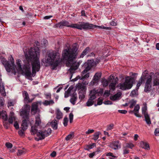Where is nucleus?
<instances>
[{"label": "nucleus", "instance_id": "nucleus-12", "mask_svg": "<svg viewBox=\"0 0 159 159\" xmlns=\"http://www.w3.org/2000/svg\"><path fill=\"white\" fill-rule=\"evenodd\" d=\"M101 76V73L100 72L96 73L93 76V80L90 82L91 84L92 85H97Z\"/></svg>", "mask_w": 159, "mask_h": 159}, {"label": "nucleus", "instance_id": "nucleus-3", "mask_svg": "<svg viewBox=\"0 0 159 159\" xmlns=\"http://www.w3.org/2000/svg\"><path fill=\"white\" fill-rule=\"evenodd\" d=\"M42 61L46 66H51L53 67V69H54L60 64L61 61L59 57H57L55 53L51 52L48 54L45 59H42Z\"/></svg>", "mask_w": 159, "mask_h": 159}, {"label": "nucleus", "instance_id": "nucleus-20", "mask_svg": "<svg viewBox=\"0 0 159 159\" xmlns=\"http://www.w3.org/2000/svg\"><path fill=\"white\" fill-rule=\"evenodd\" d=\"M86 93V90L84 88L80 90L79 92V98L80 100H82L85 97Z\"/></svg>", "mask_w": 159, "mask_h": 159}, {"label": "nucleus", "instance_id": "nucleus-21", "mask_svg": "<svg viewBox=\"0 0 159 159\" xmlns=\"http://www.w3.org/2000/svg\"><path fill=\"white\" fill-rule=\"evenodd\" d=\"M77 94L75 91L73 92L72 94L71 98L70 100V102L73 105H74L75 104V102L77 100Z\"/></svg>", "mask_w": 159, "mask_h": 159}, {"label": "nucleus", "instance_id": "nucleus-37", "mask_svg": "<svg viewBox=\"0 0 159 159\" xmlns=\"http://www.w3.org/2000/svg\"><path fill=\"white\" fill-rule=\"evenodd\" d=\"M138 89H136L132 91L130 94V96L132 97H134L138 95Z\"/></svg>", "mask_w": 159, "mask_h": 159}, {"label": "nucleus", "instance_id": "nucleus-50", "mask_svg": "<svg viewBox=\"0 0 159 159\" xmlns=\"http://www.w3.org/2000/svg\"><path fill=\"white\" fill-rule=\"evenodd\" d=\"M77 88L78 89H79L82 90L83 88H84L83 87L81 83H78L76 85Z\"/></svg>", "mask_w": 159, "mask_h": 159}, {"label": "nucleus", "instance_id": "nucleus-53", "mask_svg": "<svg viewBox=\"0 0 159 159\" xmlns=\"http://www.w3.org/2000/svg\"><path fill=\"white\" fill-rule=\"evenodd\" d=\"M114 125L113 124H111L110 125H108L107 128V130H111L112 129Z\"/></svg>", "mask_w": 159, "mask_h": 159}, {"label": "nucleus", "instance_id": "nucleus-39", "mask_svg": "<svg viewBox=\"0 0 159 159\" xmlns=\"http://www.w3.org/2000/svg\"><path fill=\"white\" fill-rule=\"evenodd\" d=\"M74 136L73 133H72L68 134L66 138L65 139L66 140H68L71 139Z\"/></svg>", "mask_w": 159, "mask_h": 159}, {"label": "nucleus", "instance_id": "nucleus-55", "mask_svg": "<svg viewBox=\"0 0 159 159\" xmlns=\"http://www.w3.org/2000/svg\"><path fill=\"white\" fill-rule=\"evenodd\" d=\"M94 132V130L93 129H89L85 133L86 134H89L92 133Z\"/></svg>", "mask_w": 159, "mask_h": 159}, {"label": "nucleus", "instance_id": "nucleus-45", "mask_svg": "<svg viewBox=\"0 0 159 159\" xmlns=\"http://www.w3.org/2000/svg\"><path fill=\"white\" fill-rule=\"evenodd\" d=\"M4 104V100L2 97H0V107L3 106Z\"/></svg>", "mask_w": 159, "mask_h": 159}, {"label": "nucleus", "instance_id": "nucleus-61", "mask_svg": "<svg viewBox=\"0 0 159 159\" xmlns=\"http://www.w3.org/2000/svg\"><path fill=\"white\" fill-rule=\"evenodd\" d=\"M14 126L15 127V128L16 129H17L19 128V126L18 124V123L17 122H15L14 124Z\"/></svg>", "mask_w": 159, "mask_h": 159}, {"label": "nucleus", "instance_id": "nucleus-29", "mask_svg": "<svg viewBox=\"0 0 159 159\" xmlns=\"http://www.w3.org/2000/svg\"><path fill=\"white\" fill-rule=\"evenodd\" d=\"M51 125L54 129H57V121L55 119L53 120L51 123Z\"/></svg>", "mask_w": 159, "mask_h": 159}, {"label": "nucleus", "instance_id": "nucleus-30", "mask_svg": "<svg viewBox=\"0 0 159 159\" xmlns=\"http://www.w3.org/2000/svg\"><path fill=\"white\" fill-rule=\"evenodd\" d=\"M22 94L25 101L27 102H30V98L27 92L26 91H24L22 92Z\"/></svg>", "mask_w": 159, "mask_h": 159}, {"label": "nucleus", "instance_id": "nucleus-34", "mask_svg": "<svg viewBox=\"0 0 159 159\" xmlns=\"http://www.w3.org/2000/svg\"><path fill=\"white\" fill-rule=\"evenodd\" d=\"M90 48L89 47L86 48L80 56V57L83 58L89 51Z\"/></svg>", "mask_w": 159, "mask_h": 159}, {"label": "nucleus", "instance_id": "nucleus-48", "mask_svg": "<svg viewBox=\"0 0 159 159\" xmlns=\"http://www.w3.org/2000/svg\"><path fill=\"white\" fill-rule=\"evenodd\" d=\"M68 119L67 117H65L63 120V124L65 126H66L67 125Z\"/></svg>", "mask_w": 159, "mask_h": 159}, {"label": "nucleus", "instance_id": "nucleus-33", "mask_svg": "<svg viewBox=\"0 0 159 159\" xmlns=\"http://www.w3.org/2000/svg\"><path fill=\"white\" fill-rule=\"evenodd\" d=\"M11 116L9 117L8 119V121L10 124H12L13 121L15 120V117L14 116V113L13 112L10 113Z\"/></svg>", "mask_w": 159, "mask_h": 159}, {"label": "nucleus", "instance_id": "nucleus-14", "mask_svg": "<svg viewBox=\"0 0 159 159\" xmlns=\"http://www.w3.org/2000/svg\"><path fill=\"white\" fill-rule=\"evenodd\" d=\"M151 78L150 77L147 80H146L144 89V91L145 92H148L151 90L152 87V81L151 80Z\"/></svg>", "mask_w": 159, "mask_h": 159}, {"label": "nucleus", "instance_id": "nucleus-36", "mask_svg": "<svg viewBox=\"0 0 159 159\" xmlns=\"http://www.w3.org/2000/svg\"><path fill=\"white\" fill-rule=\"evenodd\" d=\"M100 134V133L99 132H95L93 135V139L95 141L97 140L99 137V136Z\"/></svg>", "mask_w": 159, "mask_h": 159}, {"label": "nucleus", "instance_id": "nucleus-32", "mask_svg": "<svg viewBox=\"0 0 159 159\" xmlns=\"http://www.w3.org/2000/svg\"><path fill=\"white\" fill-rule=\"evenodd\" d=\"M1 116H2V119L4 121H6L7 119V115L6 114V111H1Z\"/></svg>", "mask_w": 159, "mask_h": 159}, {"label": "nucleus", "instance_id": "nucleus-16", "mask_svg": "<svg viewBox=\"0 0 159 159\" xmlns=\"http://www.w3.org/2000/svg\"><path fill=\"white\" fill-rule=\"evenodd\" d=\"M90 93L94 96H96V95L101 96L102 95L103 93V90L101 89L96 90V89H94L91 90L90 91Z\"/></svg>", "mask_w": 159, "mask_h": 159}, {"label": "nucleus", "instance_id": "nucleus-18", "mask_svg": "<svg viewBox=\"0 0 159 159\" xmlns=\"http://www.w3.org/2000/svg\"><path fill=\"white\" fill-rule=\"evenodd\" d=\"M0 92L2 95L5 96L6 95V93L5 92L4 85L2 82V79L0 78Z\"/></svg>", "mask_w": 159, "mask_h": 159}, {"label": "nucleus", "instance_id": "nucleus-13", "mask_svg": "<svg viewBox=\"0 0 159 159\" xmlns=\"http://www.w3.org/2000/svg\"><path fill=\"white\" fill-rule=\"evenodd\" d=\"M38 102H36L32 103L31 107V112L32 115H35L39 111L38 108Z\"/></svg>", "mask_w": 159, "mask_h": 159}, {"label": "nucleus", "instance_id": "nucleus-6", "mask_svg": "<svg viewBox=\"0 0 159 159\" xmlns=\"http://www.w3.org/2000/svg\"><path fill=\"white\" fill-rule=\"evenodd\" d=\"M94 64V63L93 60H88L87 62L85 63L84 64V66H86V67L85 69L82 72V77H80L78 76L75 79L73 80V81H75L78 79L83 80L89 78V73H86L93 66Z\"/></svg>", "mask_w": 159, "mask_h": 159}, {"label": "nucleus", "instance_id": "nucleus-42", "mask_svg": "<svg viewBox=\"0 0 159 159\" xmlns=\"http://www.w3.org/2000/svg\"><path fill=\"white\" fill-rule=\"evenodd\" d=\"M128 148L132 149L134 147V145L132 143H127L125 145Z\"/></svg>", "mask_w": 159, "mask_h": 159}, {"label": "nucleus", "instance_id": "nucleus-5", "mask_svg": "<svg viewBox=\"0 0 159 159\" xmlns=\"http://www.w3.org/2000/svg\"><path fill=\"white\" fill-rule=\"evenodd\" d=\"M51 129L48 128L46 130L37 132V128L33 126L31 127V132L32 134L34 135L36 133H37V135L39 138V139L37 138L35 139V140L37 141L44 139L46 137L48 136L51 134Z\"/></svg>", "mask_w": 159, "mask_h": 159}, {"label": "nucleus", "instance_id": "nucleus-59", "mask_svg": "<svg viewBox=\"0 0 159 159\" xmlns=\"http://www.w3.org/2000/svg\"><path fill=\"white\" fill-rule=\"evenodd\" d=\"M104 103L105 104H106V105H109V104L111 105V104H112V102L110 101H105L104 102Z\"/></svg>", "mask_w": 159, "mask_h": 159}, {"label": "nucleus", "instance_id": "nucleus-26", "mask_svg": "<svg viewBox=\"0 0 159 159\" xmlns=\"http://www.w3.org/2000/svg\"><path fill=\"white\" fill-rule=\"evenodd\" d=\"M117 83V80H116L114 81H112L111 83L109 85V88L110 90L114 91L115 89Z\"/></svg>", "mask_w": 159, "mask_h": 159}, {"label": "nucleus", "instance_id": "nucleus-19", "mask_svg": "<svg viewBox=\"0 0 159 159\" xmlns=\"http://www.w3.org/2000/svg\"><path fill=\"white\" fill-rule=\"evenodd\" d=\"M29 120L24 119L22 121V123L21 125V128L23 131L26 130L28 127Z\"/></svg>", "mask_w": 159, "mask_h": 159}, {"label": "nucleus", "instance_id": "nucleus-63", "mask_svg": "<svg viewBox=\"0 0 159 159\" xmlns=\"http://www.w3.org/2000/svg\"><path fill=\"white\" fill-rule=\"evenodd\" d=\"M4 127L6 129H7L9 127V125L8 123H6V122H4Z\"/></svg>", "mask_w": 159, "mask_h": 159}, {"label": "nucleus", "instance_id": "nucleus-11", "mask_svg": "<svg viewBox=\"0 0 159 159\" xmlns=\"http://www.w3.org/2000/svg\"><path fill=\"white\" fill-rule=\"evenodd\" d=\"M142 113L144 115L145 118V120L148 125H150L151 122L149 115L147 112V107L144 106L142 108Z\"/></svg>", "mask_w": 159, "mask_h": 159}, {"label": "nucleus", "instance_id": "nucleus-51", "mask_svg": "<svg viewBox=\"0 0 159 159\" xmlns=\"http://www.w3.org/2000/svg\"><path fill=\"white\" fill-rule=\"evenodd\" d=\"M103 99L101 98H99L98 99V101L97 102L98 105H101L102 103Z\"/></svg>", "mask_w": 159, "mask_h": 159}, {"label": "nucleus", "instance_id": "nucleus-58", "mask_svg": "<svg viewBox=\"0 0 159 159\" xmlns=\"http://www.w3.org/2000/svg\"><path fill=\"white\" fill-rule=\"evenodd\" d=\"M118 111L121 114H125L127 113V111L125 110H119Z\"/></svg>", "mask_w": 159, "mask_h": 159}, {"label": "nucleus", "instance_id": "nucleus-10", "mask_svg": "<svg viewBox=\"0 0 159 159\" xmlns=\"http://www.w3.org/2000/svg\"><path fill=\"white\" fill-rule=\"evenodd\" d=\"M74 25V24H70L69 22L66 20L62 21L59 23L56 24L55 27L56 28L59 27L60 28H62L63 26H66L73 28V26Z\"/></svg>", "mask_w": 159, "mask_h": 159}, {"label": "nucleus", "instance_id": "nucleus-52", "mask_svg": "<svg viewBox=\"0 0 159 159\" xmlns=\"http://www.w3.org/2000/svg\"><path fill=\"white\" fill-rule=\"evenodd\" d=\"M5 145L7 148H11L12 147V144L10 143H7Z\"/></svg>", "mask_w": 159, "mask_h": 159}, {"label": "nucleus", "instance_id": "nucleus-7", "mask_svg": "<svg viewBox=\"0 0 159 159\" xmlns=\"http://www.w3.org/2000/svg\"><path fill=\"white\" fill-rule=\"evenodd\" d=\"M92 24L88 22H79L77 24H74V25L73 26V28H76L78 29L82 30L91 29Z\"/></svg>", "mask_w": 159, "mask_h": 159}, {"label": "nucleus", "instance_id": "nucleus-40", "mask_svg": "<svg viewBox=\"0 0 159 159\" xmlns=\"http://www.w3.org/2000/svg\"><path fill=\"white\" fill-rule=\"evenodd\" d=\"M136 103V101L135 100H133L130 102V105L129 107L131 108H132L135 105Z\"/></svg>", "mask_w": 159, "mask_h": 159}, {"label": "nucleus", "instance_id": "nucleus-44", "mask_svg": "<svg viewBox=\"0 0 159 159\" xmlns=\"http://www.w3.org/2000/svg\"><path fill=\"white\" fill-rule=\"evenodd\" d=\"M102 83L103 87H106L108 85V81L106 80H103Z\"/></svg>", "mask_w": 159, "mask_h": 159}, {"label": "nucleus", "instance_id": "nucleus-23", "mask_svg": "<svg viewBox=\"0 0 159 159\" xmlns=\"http://www.w3.org/2000/svg\"><path fill=\"white\" fill-rule=\"evenodd\" d=\"M140 146L145 150H149L150 149L149 144L146 142L141 141L140 143Z\"/></svg>", "mask_w": 159, "mask_h": 159}, {"label": "nucleus", "instance_id": "nucleus-15", "mask_svg": "<svg viewBox=\"0 0 159 159\" xmlns=\"http://www.w3.org/2000/svg\"><path fill=\"white\" fill-rule=\"evenodd\" d=\"M89 98L86 103V105L88 107L91 106L93 104L94 102V100L96 97V96H94L90 93L89 94Z\"/></svg>", "mask_w": 159, "mask_h": 159}, {"label": "nucleus", "instance_id": "nucleus-9", "mask_svg": "<svg viewBox=\"0 0 159 159\" xmlns=\"http://www.w3.org/2000/svg\"><path fill=\"white\" fill-rule=\"evenodd\" d=\"M155 75V74H154L152 72L149 75L148 71L145 70L143 73L140 79L144 82L145 80H147L148 78L150 77L151 78V80L152 81V79H153Z\"/></svg>", "mask_w": 159, "mask_h": 159}, {"label": "nucleus", "instance_id": "nucleus-35", "mask_svg": "<svg viewBox=\"0 0 159 159\" xmlns=\"http://www.w3.org/2000/svg\"><path fill=\"white\" fill-rule=\"evenodd\" d=\"M54 101L51 100L49 101L46 100L43 102V104L45 106H48V105H52L54 104Z\"/></svg>", "mask_w": 159, "mask_h": 159}, {"label": "nucleus", "instance_id": "nucleus-31", "mask_svg": "<svg viewBox=\"0 0 159 159\" xmlns=\"http://www.w3.org/2000/svg\"><path fill=\"white\" fill-rule=\"evenodd\" d=\"M73 90L71 89L70 88H69L66 92L65 95V98L68 97L69 95L72 96V94L73 93V92H75Z\"/></svg>", "mask_w": 159, "mask_h": 159}, {"label": "nucleus", "instance_id": "nucleus-54", "mask_svg": "<svg viewBox=\"0 0 159 159\" xmlns=\"http://www.w3.org/2000/svg\"><path fill=\"white\" fill-rule=\"evenodd\" d=\"M154 134L156 136H159V128H157L155 129Z\"/></svg>", "mask_w": 159, "mask_h": 159}, {"label": "nucleus", "instance_id": "nucleus-28", "mask_svg": "<svg viewBox=\"0 0 159 159\" xmlns=\"http://www.w3.org/2000/svg\"><path fill=\"white\" fill-rule=\"evenodd\" d=\"M41 123V121L40 118V115H38L37 116H36L35 117V127L36 128V126L39 127Z\"/></svg>", "mask_w": 159, "mask_h": 159}, {"label": "nucleus", "instance_id": "nucleus-60", "mask_svg": "<svg viewBox=\"0 0 159 159\" xmlns=\"http://www.w3.org/2000/svg\"><path fill=\"white\" fill-rule=\"evenodd\" d=\"M110 25H111L113 26H116L117 25V23L116 22H115L114 21H112L110 22Z\"/></svg>", "mask_w": 159, "mask_h": 159}, {"label": "nucleus", "instance_id": "nucleus-62", "mask_svg": "<svg viewBox=\"0 0 159 159\" xmlns=\"http://www.w3.org/2000/svg\"><path fill=\"white\" fill-rule=\"evenodd\" d=\"M110 93V91L107 90L105 91L104 94L105 95H106L107 96H109Z\"/></svg>", "mask_w": 159, "mask_h": 159}, {"label": "nucleus", "instance_id": "nucleus-46", "mask_svg": "<svg viewBox=\"0 0 159 159\" xmlns=\"http://www.w3.org/2000/svg\"><path fill=\"white\" fill-rule=\"evenodd\" d=\"M95 146V143H92L89 145H87L88 149H86V150H88L89 149H91L92 148Z\"/></svg>", "mask_w": 159, "mask_h": 159}, {"label": "nucleus", "instance_id": "nucleus-8", "mask_svg": "<svg viewBox=\"0 0 159 159\" xmlns=\"http://www.w3.org/2000/svg\"><path fill=\"white\" fill-rule=\"evenodd\" d=\"M30 108V105L26 104L24 108L21 111L20 116L25 119L28 120Z\"/></svg>", "mask_w": 159, "mask_h": 159}, {"label": "nucleus", "instance_id": "nucleus-25", "mask_svg": "<svg viewBox=\"0 0 159 159\" xmlns=\"http://www.w3.org/2000/svg\"><path fill=\"white\" fill-rule=\"evenodd\" d=\"M159 75L158 73H156L155 74V76L153 78L154 85H159Z\"/></svg>", "mask_w": 159, "mask_h": 159}, {"label": "nucleus", "instance_id": "nucleus-24", "mask_svg": "<svg viewBox=\"0 0 159 159\" xmlns=\"http://www.w3.org/2000/svg\"><path fill=\"white\" fill-rule=\"evenodd\" d=\"M121 92H119L114 95L110 97V99L111 100L114 101L118 100L121 96Z\"/></svg>", "mask_w": 159, "mask_h": 159}, {"label": "nucleus", "instance_id": "nucleus-27", "mask_svg": "<svg viewBox=\"0 0 159 159\" xmlns=\"http://www.w3.org/2000/svg\"><path fill=\"white\" fill-rule=\"evenodd\" d=\"M56 118L58 120H60L62 118L63 114L59 109H56Z\"/></svg>", "mask_w": 159, "mask_h": 159}, {"label": "nucleus", "instance_id": "nucleus-47", "mask_svg": "<svg viewBox=\"0 0 159 159\" xmlns=\"http://www.w3.org/2000/svg\"><path fill=\"white\" fill-rule=\"evenodd\" d=\"M69 118L70 119V123H71L73 121V115L72 113H71L69 114Z\"/></svg>", "mask_w": 159, "mask_h": 159}, {"label": "nucleus", "instance_id": "nucleus-4", "mask_svg": "<svg viewBox=\"0 0 159 159\" xmlns=\"http://www.w3.org/2000/svg\"><path fill=\"white\" fill-rule=\"evenodd\" d=\"M130 76H127L125 78V81L123 83H120L118 84L120 89L125 90L130 89L133 86V84L136 78L137 74L130 73Z\"/></svg>", "mask_w": 159, "mask_h": 159}, {"label": "nucleus", "instance_id": "nucleus-43", "mask_svg": "<svg viewBox=\"0 0 159 159\" xmlns=\"http://www.w3.org/2000/svg\"><path fill=\"white\" fill-rule=\"evenodd\" d=\"M143 82H144L142 80H141L139 79L137 84L136 89H138Z\"/></svg>", "mask_w": 159, "mask_h": 159}, {"label": "nucleus", "instance_id": "nucleus-64", "mask_svg": "<svg viewBox=\"0 0 159 159\" xmlns=\"http://www.w3.org/2000/svg\"><path fill=\"white\" fill-rule=\"evenodd\" d=\"M56 153L55 151H53L50 154V156L52 157H54L56 156Z\"/></svg>", "mask_w": 159, "mask_h": 159}, {"label": "nucleus", "instance_id": "nucleus-1", "mask_svg": "<svg viewBox=\"0 0 159 159\" xmlns=\"http://www.w3.org/2000/svg\"><path fill=\"white\" fill-rule=\"evenodd\" d=\"M40 52V51L38 48H31L28 53L25 55L26 61L22 68L21 61L20 60H16V66H15L14 60L12 56H11L10 62L2 57L0 58L2 64L7 72H11L15 75L17 72H20L26 78L30 79L32 77L31 75L34 76L36 71H39L40 69V64L39 60Z\"/></svg>", "mask_w": 159, "mask_h": 159}, {"label": "nucleus", "instance_id": "nucleus-22", "mask_svg": "<svg viewBox=\"0 0 159 159\" xmlns=\"http://www.w3.org/2000/svg\"><path fill=\"white\" fill-rule=\"evenodd\" d=\"M140 109V107L139 105H137L135 106L134 109L133 111H131L134 112V115L137 117H141V116L138 113Z\"/></svg>", "mask_w": 159, "mask_h": 159}, {"label": "nucleus", "instance_id": "nucleus-56", "mask_svg": "<svg viewBox=\"0 0 159 159\" xmlns=\"http://www.w3.org/2000/svg\"><path fill=\"white\" fill-rule=\"evenodd\" d=\"M46 98L48 99H50L51 98V95L50 93H48L45 94Z\"/></svg>", "mask_w": 159, "mask_h": 159}, {"label": "nucleus", "instance_id": "nucleus-49", "mask_svg": "<svg viewBox=\"0 0 159 159\" xmlns=\"http://www.w3.org/2000/svg\"><path fill=\"white\" fill-rule=\"evenodd\" d=\"M25 153V152L22 150H19L17 153V155L18 156H20Z\"/></svg>", "mask_w": 159, "mask_h": 159}, {"label": "nucleus", "instance_id": "nucleus-57", "mask_svg": "<svg viewBox=\"0 0 159 159\" xmlns=\"http://www.w3.org/2000/svg\"><path fill=\"white\" fill-rule=\"evenodd\" d=\"M98 27L100 29H102V26H98V25H93L92 24V29H93L94 28H97Z\"/></svg>", "mask_w": 159, "mask_h": 159}, {"label": "nucleus", "instance_id": "nucleus-17", "mask_svg": "<svg viewBox=\"0 0 159 159\" xmlns=\"http://www.w3.org/2000/svg\"><path fill=\"white\" fill-rule=\"evenodd\" d=\"M111 147L114 149H118L120 148L121 144L118 141L113 142L110 145Z\"/></svg>", "mask_w": 159, "mask_h": 159}, {"label": "nucleus", "instance_id": "nucleus-2", "mask_svg": "<svg viewBox=\"0 0 159 159\" xmlns=\"http://www.w3.org/2000/svg\"><path fill=\"white\" fill-rule=\"evenodd\" d=\"M78 48L73 46L72 48L69 47L65 49L62 51V57L63 59L68 61L70 64H72L69 70L71 74L74 73L79 67L80 62H73L74 60L76 58Z\"/></svg>", "mask_w": 159, "mask_h": 159}, {"label": "nucleus", "instance_id": "nucleus-38", "mask_svg": "<svg viewBox=\"0 0 159 159\" xmlns=\"http://www.w3.org/2000/svg\"><path fill=\"white\" fill-rule=\"evenodd\" d=\"M123 154L124 155L128 154L129 152V148H127L125 146H124L123 147Z\"/></svg>", "mask_w": 159, "mask_h": 159}, {"label": "nucleus", "instance_id": "nucleus-41", "mask_svg": "<svg viewBox=\"0 0 159 159\" xmlns=\"http://www.w3.org/2000/svg\"><path fill=\"white\" fill-rule=\"evenodd\" d=\"M14 103L13 101L11 100L8 101L7 106L8 108L11 106H14Z\"/></svg>", "mask_w": 159, "mask_h": 159}]
</instances>
